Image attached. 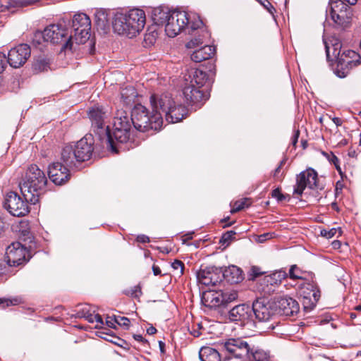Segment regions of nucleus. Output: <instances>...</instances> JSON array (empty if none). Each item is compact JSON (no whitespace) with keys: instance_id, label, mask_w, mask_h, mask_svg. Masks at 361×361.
<instances>
[{"instance_id":"nucleus-1","label":"nucleus","mask_w":361,"mask_h":361,"mask_svg":"<svg viewBox=\"0 0 361 361\" xmlns=\"http://www.w3.org/2000/svg\"><path fill=\"white\" fill-rule=\"evenodd\" d=\"M20 192L32 204L39 202L45 192V174L37 165L30 166L19 183Z\"/></svg>"},{"instance_id":"nucleus-2","label":"nucleus","mask_w":361,"mask_h":361,"mask_svg":"<svg viewBox=\"0 0 361 361\" xmlns=\"http://www.w3.org/2000/svg\"><path fill=\"white\" fill-rule=\"evenodd\" d=\"M146 16L143 10L133 8L126 12H118L114 15L113 29L118 35L132 38L144 28Z\"/></svg>"},{"instance_id":"nucleus-3","label":"nucleus","mask_w":361,"mask_h":361,"mask_svg":"<svg viewBox=\"0 0 361 361\" xmlns=\"http://www.w3.org/2000/svg\"><path fill=\"white\" fill-rule=\"evenodd\" d=\"M91 20L88 16L83 13L75 14L72 20V31L61 51H75L79 44H83L90 39L91 36Z\"/></svg>"},{"instance_id":"nucleus-4","label":"nucleus","mask_w":361,"mask_h":361,"mask_svg":"<svg viewBox=\"0 0 361 361\" xmlns=\"http://www.w3.org/2000/svg\"><path fill=\"white\" fill-rule=\"evenodd\" d=\"M151 106L154 110L159 109L169 123H175L183 119L188 113L187 109L176 103L169 94H152L150 97Z\"/></svg>"},{"instance_id":"nucleus-5","label":"nucleus","mask_w":361,"mask_h":361,"mask_svg":"<svg viewBox=\"0 0 361 361\" xmlns=\"http://www.w3.org/2000/svg\"><path fill=\"white\" fill-rule=\"evenodd\" d=\"M130 121L134 128L140 132L160 130L163 125L162 114L159 109H152V114H149L148 109L140 104L132 109Z\"/></svg>"},{"instance_id":"nucleus-6","label":"nucleus","mask_w":361,"mask_h":361,"mask_svg":"<svg viewBox=\"0 0 361 361\" xmlns=\"http://www.w3.org/2000/svg\"><path fill=\"white\" fill-rule=\"evenodd\" d=\"M92 137L91 135H86L74 145H66L61 152V159L68 166L88 160L92 154Z\"/></svg>"},{"instance_id":"nucleus-7","label":"nucleus","mask_w":361,"mask_h":361,"mask_svg":"<svg viewBox=\"0 0 361 361\" xmlns=\"http://www.w3.org/2000/svg\"><path fill=\"white\" fill-rule=\"evenodd\" d=\"M131 130L132 124L128 116L121 114L120 116L115 117L113 132H110V134L116 149L111 150L112 152L118 153L133 147L130 142Z\"/></svg>"},{"instance_id":"nucleus-8","label":"nucleus","mask_w":361,"mask_h":361,"mask_svg":"<svg viewBox=\"0 0 361 361\" xmlns=\"http://www.w3.org/2000/svg\"><path fill=\"white\" fill-rule=\"evenodd\" d=\"M88 116L92 122L94 131L98 135L101 140H105L106 147L115 151L116 146L110 134L109 127L105 128L106 120L109 117V112L102 106H94L88 111Z\"/></svg>"},{"instance_id":"nucleus-9","label":"nucleus","mask_w":361,"mask_h":361,"mask_svg":"<svg viewBox=\"0 0 361 361\" xmlns=\"http://www.w3.org/2000/svg\"><path fill=\"white\" fill-rule=\"evenodd\" d=\"M221 350L225 351L230 357H225L224 361L235 357L240 360H246L250 357L252 346L248 341L243 338H230L219 343Z\"/></svg>"},{"instance_id":"nucleus-10","label":"nucleus","mask_w":361,"mask_h":361,"mask_svg":"<svg viewBox=\"0 0 361 361\" xmlns=\"http://www.w3.org/2000/svg\"><path fill=\"white\" fill-rule=\"evenodd\" d=\"M334 23L341 28L347 27L351 19L350 7L341 1H331L330 3V10L328 14Z\"/></svg>"},{"instance_id":"nucleus-11","label":"nucleus","mask_w":361,"mask_h":361,"mask_svg":"<svg viewBox=\"0 0 361 361\" xmlns=\"http://www.w3.org/2000/svg\"><path fill=\"white\" fill-rule=\"evenodd\" d=\"M189 23V16L183 11H173L171 17L168 19L165 27V32L170 37L178 35Z\"/></svg>"},{"instance_id":"nucleus-12","label":"nucleus","mask_w":361,"mask_h":361,"mask_svg":"<svg viewBox=\"0 0 361 361\" xmlns=\"http://www.w3.org/2000/svg\"><path fill=\"white\" fill-rule=\"evenodd\" d=\"M28 203L24 198L23 200L16 192H10L6 195L4 201V207L14 216H24L30 212Z\"/></svg>"},{"instance_id":"nucleus-13","label":"nucleus","mask_w":361,"mask_h":361,"mask_svg":"<svg viewBox=\"0 0 361 361\" xmlns=\"http://www.w3.org/2000/svg\"><path fill=\"white\" fill-rule=\"evenodd\" d=\"M30 54V46L27 44H20L9 50L7 62L12 68H19L27 62Z\"/></svg>"},{"instance_id":"nucleus-14","label":"nucleus","mask_w":361,"mask_h":361,"mask_svg":"<svg viewBox=\"0 0 361 361\" xmlns=\"http://www.w3.org/2000/svg\"><path fill=\"white\" fill-rule=\"evenodd\" d=\"M197 281L204 286H215L223 279V271L214 266H201L197 272Z\"/></svg>"},{"instance_id":"nucleus-15","label":"nucleus","mask_w":361,"mask_h":361,"mask_svg":"<svg viewBox=\"0 0 361 361\" xmlns=\"http://www.w3.org/2000/svg\"><path fill=\"white\" fill-rule=\"evenodd\" d=\"M26 248L19 242L12 243L6 248V261L11 267H17L26 261Z\"/></svg>"},{"instance_id":"nucleus-16","label":"nucleus","mask_w":361,"mask_h":361,"mask_svg":"<svg viewBox=\"0 0 361 361\" xmlns=\"http://www.w3.org/2000/svg\"><path fill=\"white\" fill-rule=\"evenodd\" d=\"M317 173L310 169L302 171L297 176L296 185L294 188V193L301 195L306 188L313 189L317 186Z\"/></svg>"},{"instance_id":"nucleus-17","label":"nucleus","mask_w":361,"mask_h":361,"mask_svg":"<svg viewBox=\"0 0 361 361\" xmlns=\"http://www.w3.org/2000/svg\"><path fill=\"white\" fill-rule=\"evenodd\" d=\"M68 166L65 163L62 165L60 162H54L49 166L47 171L50 180L56 185H62L68 181L70 173L68 169Z\"/></svg>"},{"instance_id":"nucleus-18","label":"nucleus","mask_w":361,"mask_h":361,"mask_svg":"<svg viewBox=\"0 0 361 361\" xmlns=\"http://www.w3.org/2000/svg\"><path fill=\"white\" fill-rule=\"evenodd\" d=\"M183 94L188 104L197 106H201L208 99L209 97L202 89L195 86L188 85V83H185L183 87Z\"/></svg>"},{"instance_id":"nucleus-19","label":"nucleus","mask_w":361,"mask_h":361,"mask_svg":"<svg viewBox=\"0 0 361 361\" xmlns=\"http://www.w3.org/2000/svg\"><path fill=\"white\" fill-rule=\"evenodd\" d=\"M67 35L64 20L47 26V41L49 40L53 44L61 43L63 41L66 42Z\"/></svg>"},{"instance_id":"nucleus-20","label":"nucleus","mask_w":361,"mask_h":361,"mask_svg":"<svg viewBox=\"0 0 361 361\" xmlns=\"http://www.w3.org/2000/svg\"><path fill=\"white\" fill-rule=\"evenodd\" d=\"M255 319L259 322H268L273 315L270 306L264 304L262 300H256L251 307Z\"/></svg>"},{"instance_id":"nucleus-21","label":"nucleus","mask_w":361,"mask_h":361,"mask_svg":"<svg viewBox=\"0 0 361 361\" xmlns=\"http://www.w3.org/2000/svg\"><path fill=\"white\" fill-rule=\"evenodd\" d=\"M252 316L251 307L246 304H240L233 307L228 313L230 320L245 323Z\"/></svg>"},{"instance_id":"nucleus-22","label":"nucleus","mask_w":361,"mask_h":361,"mask_svg":"<svg viewBox=\"0 0 361 361\" xmlns=\"http://www.w3.org/2000/svg\"><path fill=\"white\" fill-rule=\"evenodd\" d=\"M207 78V73L200 69H191L185 75V83L200 89L204 86Z\"/></svg>"},{"instance_id":"nucleus-23","label":"nucleus","mask_w":361,"mask_h":361,"mask_svg":"<svg viewBox=\"0 0 361 361\" xmlns=\"http://www.w3.org/2000/svg\"><path fill=\"white\" fill-rule=\"evenodd\" d=\"M202 302L206 307L216 308L223 305V291L209 290L203 293Z\"/></svg>"},{"instance_id":"nucleus-24","label":"nucleus","mask_w":361,"mask_h":361,"mask_svg":"<svg viewBox=\"0 0 361 361\" xmlns=\"http://www.w3.org/2000/svg\"><path fill=\"white\" fill-rule=\"evenodd\" d=\"M276 306L281 314L292 316L299 310L298 302L290 297H283L277 300Z\"/></svg>"},{"instance_id":"nucleus-25","label":"nucleus","mask_w":361,"mask_h":361,"mask_svg":"<svg viewBox=\"0 0 361 361\" xmlns=\"http://www.w3.org/2000/svg\"><path fill=\"white\" fill-rule=\"evenodd\" d=\"M288 276V274L283 269L275 271L263 278V283L268 287V291H273L272 287L279 285L281 281Z\"/></svg>"},{"instance_id":"nucleus-26","label":"nucleus","mask_w":361,"mask_h":361,"mask_svg":"<svg viewBox=\"0 0 361 361\" xmlns=\"http://www.w3.org/2000/svg\"><path fill=\"white\" fill-rule=\"evenodd\" d=\"M215 51V47L213 46H204L192 52L191 59L196 63L202 62L212 58L214 55Z\"/></svg>"},{"instance_id":"nucleus-27","label":"nucleus","mask_w":361,"mask_h":361,"mask_svg":"<svg viewBox=\"0 0 361 361\" xmlns=\"http://www.w3.org/2000/svg\"><path fill=\"white\" fill-rule=\"evenodd\" d=\"M340 56L341 57L338 58V61L341 65L353 67L357 66L360 63V55L353 50H344L341 54Z\"/></svg>"},{"instance_id":"nucleus-28","label":"nucleus","mask_w":361,"mask_h":361,"mask_svg":"<svg viewBox=\"0 0 361 361\" xmlns=\"http://www.w3.org/2000/svg\"><path fill=\"white\" fill-rule=\"evenodd\" d=\"M171 11L167 8L158 7L152 11V19L154 24L166 27L168 19L171 17Z\"/></svg>"},{"instance_id":"nucleus-29","label":"nucleus","mask_w":361,"mask_h":361,"mask_svg":"<svg viewBox=\"0 0 361 361\" xmlns=\"http://www.w3.org/2000/svg\"><path fill=\"white\" fill-rule=\"evenodd\" d=\"M201 361H222L221 356L218 350L211 346H203L199 352Z\"/></svg>"},{"instance_id":"nucleus-30","label":"nucleus","mask_w":361,"mask_h":361,"mask_svg":"<svg viewBox=\"0 0 361 361\" xmlns=\"http://www.w3.org/2000/svg\"><path fill=\"white\" fill-rule=\"evenodd\" d=\"M223 279L231 283H238L243 279L242 271L236 266H230L223 271Z\"/></svg>"},{"instance_id":"nucleus-31","label":"nucleus","mask_w":361,"mask_h":361,"mask_svg":"<svg viewBox=\"0 0 361 361\" xmlns=\"http://www.w3.org/2000/svg\"><path fill=\"white\" fill-rule=\"evenodd\" d=\"M323 42H324V46H325L327 59L331 60V55H330V51H331V49H332V57L334 59H336L338 60V58L341 57L340 56H341V54L342 53L341 52V48H342L341 43L337 39H334L331 41V47L326 39H323Z\"/></svg>"},{"instance_id":"nucleus-32","label":"nucleus","mask_w":361,"mask_h":361,"mask_svg":"<svg viewBox=\"0 0 361 361\" xmlns=\"http://www.w3.org/2000/svg\"><path fill=\"white\" fill-rule=\"evenodd\" d=\"M137 94L133 86H128L121 91V102L123 106H130L137 97Z\"/></svg>"},{"instance_id":"nucleus-33","label":"nucleus","mask_w":361,"mask_h":361,"mask_svg":"<svg viewBox=\"0 0 361 361\" xmlns=\"http://www.w3.org/2000/svg\"><path fill=\"white\" fill-rule=\"evenodd\" d=\"M250 357L247 358L249 360L254 361H274L273 357L270 355L269 352L263 349L252 346V352L250 353Z\"/></svg>"},{"instance_id":"nucleus-34","label":"nucleus","mask_w":361,"mask_h":361,"mask_svg":"<svg viewBox=\"0 0 361 361\" xmlns=\"http://www.w3.org/2000/svg\"><path fill=\"white\" fill-rule=\"evenodd\" d=\"M32 43L35 48L43 51L45 48V34L44 31H36L33 35Z\"/></svg>"},{"instance_id":"nucleus-35","label":"nucleus","mask_w":361,"mask_h":361,"mask_svg":"<svg viewBox=\"0 0 361 361\" xmlns=\"http://www.w3.org/2000/svg\"><path fill=\"white\" fill-rule=\"evenodd\" d=\"M108 16L104 11H99L95 13V23L98 28L105 30L108 25Z\"/></svg>"},{"instance_id":"nucleus-36","label":"nucleus","mask_w":361,"mask_h":361,"mask_svg":"<svg viewBox=\"0 0 361 361\" xmlns=\"http://www.w3.org/2000/svg\"><path fill=\"white\" fill-rule=\"evenodd\" d=\"M307 287L312 288V292L310 295H307L306 298H309L310 300L313 299V301L312 302V304L317 303L321 296L318 286L314 282H308Z\"/></svg>"},{"instance_id":"nucleus-37","label":"nucleus","mask_w":361,"mask_h":361,"mask_svg":"<svg viewBox=\"0 0 361 361\" xmlns=\"http://www.w3.org/2000/svg\"><path fill=\"white\" fill-rule=\"evenodd\" d=\"M251 204L250 199L249 198H243L241 200L235 201L231 210V213L233 214L240 210L248 207Z\"/></svg>"},{"instance_id":"nucleus-38","label":"nucleus","mask_w":361,"mask_h":361,"mask_svg":"<svg viewBox=\"0 0 361 361\" xmlns=\"http://www.w3.org/2000/svg\"><path fill=\"white\" fill-rule=\"evenodd\" d=\"M158 37V32L155 29L149 28L147 30V32L145 35L144 41L146 45L151 46L153 45L157 38Z\"/></svg>"},{"instance_id":"nucleus-39","label":"nucleus","mask_w":361,"mask_h":361,"mask_svg":"<svg viewBox=\"0 0 361 361\" xmlns=\"http://www.w3.org/2000/svg\"><path fill=\"white\" fill-rule=\"evenodd\" d=\"M238 292L235 290L223 292V305L233 302L238 298Z\"/></svg>"},{"instance_id":"nucleus-40","label":"nucleus","mask_w":361,"mask_h":361,"mask_svg":"<svg viewBox=\"0 0 361 361\" xmlns=\"http://www.w3.org/2000/svg\"><path fill=\"white\" fill-rule=\"evenodd\" d=\"M35 1H37V0H33L32 1H23V0H8L7 7L8 8L23 7V6L31 4Z\"/></svg>"},{"instance_id":"nucleus-41","label":"nucleus","mask_w":361,"mask_h":361,"mask_svg":"<svg viewBox=\"0 0 361 361\" xmlns=\"http://www.w3.org/2000/svg\"><path fill=\"white\" fill-rule=\"evenodd\" d=\"M300 274V269L296 265H292L289 269L288 276H289L291 279H302Z\"/></svg>"},{"instance_id":"nucleus-42","label":"nucleus","mask_w":361,"mask_h":361,"mask_svg":"<svg viewBox=\"0 0 361 361\" xmlns=\"http://www.w3.org/2000/svg\"><path fill=\"white\" fill-rule=\"evenodd\" d=\"M322 154L330 161V162H332L336 169L338 171V172L340 173H341V168L338 166V159L337 158L336 156H335L332 152H330V153H328V152H322Z\"/></svg>"},{"instance_id":"nucleus-43","label":"nucleus","mask_w":361,"mask_h":361,"mask_svg":"<svg viewBox=\"0 0 361 361\" xmlns=\"http://www.w3.org/2000/svg\"><path fill=\"white\" fill-rule=\"evenodd\" d=\"M114 322L119 326L128 329L130 326V319L126 317L114 316Z\"/></svg>"},{"instance_id":"nucleus-44","label":"nucleus","mask_w":361,"mask_h":361,"mask_svg":"<svg viewBox=\"0 0 361 361\" xmlns=\"http://www.w3.org/2000/svg\"><path fill=\"white\" fill-rule=\"evenodd\" d=\"M203 25L202 21L200 19L199 17L197 18V19H195V20H191L190 17L189 16V23L187 24L186 27H190L192 30H195L197 29L200 28Z\"/></svg>"},{"instance_id":"nucleus-45","label":"nucleus","mask_w":361,"mask_h":361,"mask_svg":"<svg viewBox=\"0 0 361 361\" xmlns=\"http://www.w3.org/2000/svg\"><path fill=\"white\" fill-rule=\"evenodd\" d=\"M235 232L233 231H228L223 234L220 240V243L225 244L229 243V241L234 238Z\"/></svg>"},{"instance_id":"nucleus-46","label":"nucleus","mask_w":361,"mask_h":361,"mask_svg":"<svg viewBox=\"0 0 361 361\" xmlns=\"http://www.w3.org/2000/svg\"><path fill=\"white\" fill-rule=\"evenodd\" d=\"M338 231L339 232V234H340L341 233L340 228H333L330 229L329 231L322 230L321 231V235L324 237H326V238H331L336 235V234Z\"/></svg>"},{"instance_id":"nucleus-47","label":"nucleus","mask_w":361,"mask_h":361,"mask_svg":"<svg viewBox=\"0 0 361 361\" xmlns=\"http://www.w3.org/2000/svg\"><path fill=\"white\" fill-rule=\"evenodd\" d=\"M19 300L18 298L14 299H6V298H0V305L4 307H8L10 305H16L18 303Z\"/></svg>"},{"instance_id":"nucleus-48","label":"nucleus","mask_w":361,"mask_h":361,"mask_svg":"<svg viewBox=\"0 0 361 361\" xmlns=\"http://www.w3.org/2000/svg\"><path fill=\"white\" fill-rule=\"evenodd\" d=\"M33 68L36 72H42L45 70V59L37 60L33 64Z\"/></svg>"},{"instance_id":"nucleus-49","label":"nucleus","mask_w":361,"mask_h":361,"mask_svg":"<svg viewBox=\"0 0 361 361\" xmlns=\"http://www.w3.org/2000/svg\"><path fill=\"white\" fill-rule=\"evenodd\" d=\"M20 231L22 232L24 236L29 234V223L27 221L21 220L19 222Z\"/></svg>"},{"instance_id":"nucleus-50","label":"nucleus","mask_w":361,"mask_h":361,"mask_svg":"<svg viewBox=\"0 0 361 361\" xmlns=\"http://www.w3.org/2000/svg\"><path fill=\"white\" fill-rule=\"evenodd\" d=\"M203 43V39L201 37H195L192 39L190 42H188L186 44L187 48L192 49L195 48L197 46L202 44Z\"/></svg>"},{"instance_id":"nucleus-51","label":"nucleus","mask_w":361,"mask_h":361,"mask_svg":"<svg viewBox=\"0 0 361 361\" xmlns=\"http://www.w3.org/2000/svg\"><path fill=\"white\" fill-rule=\"evenodd\" d=\"M272 197L277 200L278 202H282L286 199V197L281 192L279 188H276L271 192Z\"/></svg>"},{"instance_id":"nucleus-52","label":"nucleus","mask_w":361,"mask_h":361,"mask_svg":"<svg viewBox=\"0 0 361 361\" xmlns=\"http://www.w3.org/2000/svg\"><path fill=\"white\" fill-rule=\"evenodd\" d=\"M350 318L355 325H361V313L350 312Z\"/></svg>"},{"instance_id":"nucleus-53","label":"nucleus","mask_w":361,"mask_h":361,"mask_svg":"<svg viewBox=\"0 0 361 361\" xmlns=\"http://www.w3.org/2000/svg\"><path fill=\"white\" fill-rule=\"evenodd\" d=\"M171 267L175 270L180 269V274H182L183 273L184 264L181 261L176 259L171 264Z\"/></svg>"},{"instance_id":"nucleus-54","label":"nucleus","mask_w":361,"mask_h":361,"mask_svg":"<svg viewBox=\"0 0 361 361\" xmlns=\"http://www.w3.org/2000/svg\"><path fill=\"white\" fill-rule=\"evenodd\" d=\"M7 63L6 55L0 52V73L4 71L6 68Z\"/></svg>"},{"instance_id":"nucleus-55","label":"nucleus","mask_w":361,"mask_h":361,"mask_svg":"<svg viewBox=\"0 0 361 361\" xmlns=\"http://www.w3.org/2000/svg\"><path fill=\"white\" fill-rule=\"evenodd\" d=\"M257 1L269 12H271V8H274L272 5L268 0H257Z\"/></svg>"},{"instance_id":"nucleus-56","label":"nucleus","mask_w":361,"mask_h":361,"mask_svg":"<svg viewBox=\"0 0 361 361\" xmlns=\"http://www.w3.org/2000/svg\"><path fill=\"white\" fill-rule=\"evenodd\" d=\"M307 283H308V282L304 283L302 285V286L301 287V289H302V291L305 298H306L307 295H310L312 292L311 291L312 288H310L309 287H307Z\"/></svg>"},{"instance_id":"nucleus-57","label":"nucleus","mask_w":361,"mask_h":361,"mask_svg":"<svg viewBox=\"0 0 361 361\" xmlns=\"http://www.w3.org/2000/svg\"><path fill=\"white\" fill-rule=\"evenodd\" d=\"M94 322L97 323V325H96L97 328H99L104 324L103 319H102V317H101V315H99L98 314H94Z\"/></svg>"},{"instance_id":"nucleus-58","label":"nucleus","mask_w":361,"mask_h":361,"mask_svg":"<svg viewBox=\"0 0 361 361\" xmlns=\"http://www.w3.org/2000/svg\"><path fill=\"white\" fill-rule=\"evenodd\" d=\"M141 295V290L138 286H135L130 293V295L138 298Z\"/></svg>"},{"instance_id":"nucleus-59","label":"nucleus","mask_w":361,"mask_h":361,"mask_svg":"<svg viewBox=\"0 0 361 361\" xmlns=\"http://www.w3.org/2000/svg\"><path fill=\"white\" fill-rule=\"evenodd\" d=\"M286 162V160L285 159H283L281 162H280V164L279 166L275 169L274 172V177L276 178H279V172H280V170L281 169V167L283 166V164H285Z\"/></svg>"},{"instance_id":"nucleus-60","label":"nucleus","mask_w":361,"mask_h":361,"mask_svg":"<svg viewBox=\"0 0 361 361\" xmlns=\"http://www.w3.org/2000/svg\"><path fill=\"white\" fill-rule=\"evenodd\" d=\"M137 242L146 243L149 242V238L145 235H140L137 237Z\"/></svg>"},{"instance_id":"nucleus-61","label":"nucleus","mask_w":361,"mask_h":361,"mask_svg":"<svg viewBox=\"0 0 361 361\" xmlns=\"http://www.w3.org/2000/svg\"><path fill=\"white\" fill-rule=\"evenodd\" d=\"M271 237V234L267 233H264L262 235H260L258 236V241L259 243H263L264 242L265 240H267V239L270 238Z\"/></svg>"},{"instance_id":"nucleus-62","label":"nucleus","mask_w":361,"mask_h":361,"mask_svg":"<svg viewBox=\"0 0 361 361\" xmlns=\"http://www.w3.org/2000/svg\"><path fill=\"white\" fill-rule=\"evenodd\" d=\"M133 338L137 341L142 342L143 343H147V341L140 334H134Z\"/></svg>"},{"instance_id":"nucleus-63","label":"nucleus","mask_w":361,"mask_h":361,"mask_svg":"<svg viewBox=\"0 0 361 361\" xmlns=\"http://www.w3.org/2000/svg\"><path fill=\"white\" fill-rule=\"evenodd\" d=\"M252 273L253 277H257L262 274V273L259 270V268H257L256 267H253L252 268Z\"/></svg>"},{"instance_id":"nucleus-64","label":"nucleus","mask_w":361,"mask_h":361,"mask_svg":"<svg viewBox=\"0 0 361 361\" xmlns=\"http://www.w3.org/2000/svg\"><path fill=\"white\" fill-rule=\"evenodd\" d=\"M152 271H153L154 275H155V276H158V275L161 274V269H160V268L158 266L155 265V264H154L152 266Z\"/></svg>"}]
</instances>
